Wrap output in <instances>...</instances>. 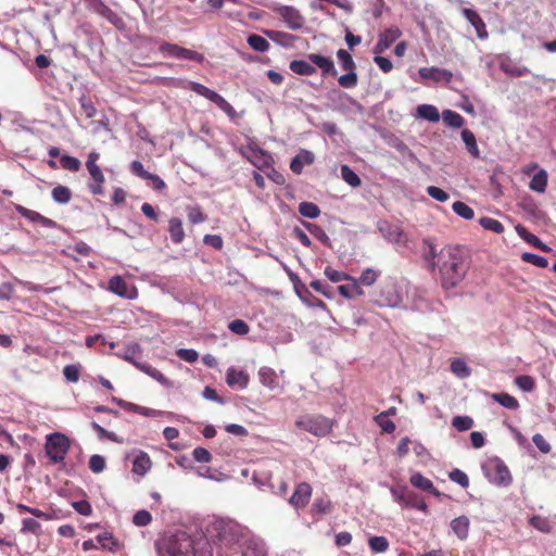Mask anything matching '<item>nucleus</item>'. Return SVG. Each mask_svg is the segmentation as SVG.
Listing matches in <instances>:
<instances>
[{"mask_svg":"<svg viewBox=\"0 0 556 556\" xmlns=\"http://www.w3.org/2000/svg\"><path fill=\"white\" fill-rule=\"evenodd\" d=\"M213 532L217 556H265L263 542L233 520H215Z\"/></svg>","mask_w":556,"mask_h":556,"instance_id":"nucleus-1","label":"nucleus"},{"mask_svg":"<svg viewBox=\"0 0 556 556\" xmlns=\"http://www.w3.org/2000/svg\"><path fill=\"white\" fill-rule=\"evenodd\" d=\"M468 266L467 257L459 248L448 247L440 250L437 268L442 287L446 290L455 288L465 278Z\"/></svg>","mask_w":556,"mask_h":556,"instance_id":"nucleus-2","label":"nucleus"},{"mask_svg":"<svg viewBox=\"0 0 556 556\" xmlns=\"http://www.w3.org/2000/svg\"><path fill=\"white\" fill-rule=\"evenodd\" d=\"M155 548L157 556H195L192 538L182 531L157 541Z\"/></svg>","mask_w":556,"mask_h":556,"instance_id":"nucleus-3","label":"nucleus"},{"mask_svg":"<svg viewBox=\"0 0 556 556\" xmlns=\"http://www.w3.org/2000/svg\"><path fill=\"white\" fill-rule=\"evenodd\" d=\"M481 468L488 481L496 486L506 488L513 482L508 467L500 457L489 458Z\"/></svg>","mask_w":556,"mask_h":556,"instance_id":"nucleus-4","label":"nucleus"},{"mask_svg":"<svg viewBox=\"0 0 556 556\" xmlns=\"http://www.w3.org/2000/svg\"><path fill=\"white\" fill-rule=\"evenodd\" d=\"M295 426L316 437H325L332 430L331 419L321 415H302L296 418Z\"/></svg>","mask_w":556,"mask_h":556,"instance_id":"nucleus-5","label":"nucleus"},{"mask_svg":"<svg viewBox=\"0 0 556 556\" xmlns=\"http://www.w3.org/2000/svg\"><path fill=\"white\" fill-rule=\"evenodd\" d=\"M70 447V439L63 433L53 432L46 437V454L54 464L62 463L65 459Z\"/></svg>","mask_w":556,"mask_h":556,"instance_id":"nucleus-6","label":"nucleus"},{"mask_svg":"<svg viewBox=\"0 0 556 556\" xmlns=\"http://www.w3.org/2000/svg\"><path fill=\"white\" fill-rule=\"evenodd\" d=\"M403 301L401 287L389 279L381 283L379 292L375 299L376 304L382 307H396Z\"/></svg>","mask_w":556,"mask_h":556,"instance_id":"nucleus-7","label":"nucleus"},{"mask_svg":"<svg viewBox=\"0 0 556 556\" xmlns=\"http://www.w3.org/2000/svg\"><path fill=\"white\" fill-rule=\"evenodd\" d=\"M188 88L216 104L218 109H220L229 117H233L236 115L233 106L216 91L197 81H188Z\"/></svg>","mask_w":556,"mask_h":556,"instance_id":"nucleus-8","label":"nucleus"},{"mask_svg":"<svg viewBox=\"0 0 556 556\" xmlns=\"http://www.w3.org/2000/svg\"><path fill=\"white\" fill-rule=\"evenodd\" d=\"M188 88L216 104L218 109H220L229 117H233L236 115L233 106L216 91L197 81H188Z\"/></svg>","mask_w":556,"mask_h":556,"instance_id":"nucleus-9","label":"nucleus"},{"mask_svg":"<svg viewBox=\"0 0 556 556\" xmlns=\"http://www.w3.org/2000/svg\"><path fill=\"white\" fill-rule=\"evenodd\" d=\"M244 155L260 170L271 168L274 163L271 155L257 146H249Z\"/></svg>","mask_w":556,"mask_h":556,"instance_id":"nucleus-10","label":"nucleus"},{"mask_svg":"<svg viewBox=\"0 0 556 556\" xmlns=\"http://www.w3.org/2000/svg\"><path fill=\"white\" fill-rule=\"evenodd\" d=\"M312 496V486L306 482L296 484L293 494L288 500L289 504L295 509L304 508Z\"/></svg>","mask_w":556,"mask_h":556,"instance_id":"nucleus-11","label":"nucleus"},{"mask_svg":"<svg viewBox=\"0 0 556 556\" xmlns=\"http://www.w3.org/2000/svg\"><path fill=\"white\" fill-rule=\"evenodd\" d=\"M402 36V31L396 26H391L379 34L378 42L375 46L376 53H382L391 47Z\"/></svg>","mask_w":556,"mask_h":556,"instance_id":"nucleus-12","label":"nucleus"},{"mask_svg":"<svg viewBox=\"0 0 556 556\" xmlns=\"http://www.w3.org/2000/svg\"><path fill=\"white\" fill-rule=\"evenodd\" d=\"M279 14L289 29L296 30L303 27L304 17L293 7L285 5L279 9Z\"/></svg>","mask_w":556,"mask_h":556,"instance_id":"nucleus-13","label":"nucleus"},{"mask_svg":"<svg viewBox=\"0 0 556 556\" xmlns=\"http://www.w3.org/2000/svg\"><path fill=\"white\" fill-rule=\"evenodd\" d=\"M92 181L89 182L88 188L89 191L94 195H102L104 193L103 184H104V175L98 164L86 165Z\"/></svg>","mask_w":556,"mask_h":556,"instance_id":"nucleus-14","label":"nucleus"},{"mask_svg":"<svg viewBox=\"0 0 556 556\" xmlns=\"http://www.w3.org/2000/svg\"><path fill=\"white\" fill-rule=\"evenodd\" d=\"M462 13L464 17L473 26L479 39L484 40L489 37L485 23L483 22V20L481 18L477 11L469 8H465L462 10Z\"/></svg>","mask_w":556,"mask_h":556,"instance_id":"nucleus-15","label":"nucleus"},{"mask_svg":"<svg viewBox=\"0 0 556 556\" xmlns=\"http://www.w3.org/2000/svg\"><path fill=\"white\" fill-rule=\"evenodd\" d=\"M419 76L422 79H431L433 81H445L450 83L453 78V73L445 68L439 67H421L418 71Z\"/></svg>","mask_w":556,"mask_h":556,"instance_id":"nucleus-16","label":"nucleus"},{"mask_svg":"<svg viewBox=\"0 0 556 556\" xmlns=\"http://www.w3.org/2000/svg\"><path fill=\"white\" fill-rule=\"evenodd\" d=\"M109 290L125 299H134L137 294L136 290L134 288H129L121 276H113L109 280Z\"/></svg>","mask_w":556,"mask_h":556,"instance_id":"nucleus-17","label":"nucleus"},{"mask_svg":"<svg viewBox=\"0 0 556 556\" xmlns=\"http://www.w3.org/2000/svg\"><path fill=\"white\" fill-rule=\"evenodd\" d=\"M307 60L320 68L323 76H337L338 72L332 59L316 53H309L307 54Z\"/></svg>","mask_w":556,"mask_h":556,"instance_id":"nucleus-18","label":"nucleus"},{"mask_svg":"<svg viewBox=\"0 0 556 556\" xmlns=\"http://www.w3.org/2000/svg\"><path fill=\"white\" fill-rule=\"evenodd\" d=\"M116 355L126 362L132 364L136 368L138 364H142L139 359L142 357V348L137 342H130L117 352Z\"/></svg>","mask_w":556,"mask_h":556,"instance_id":"nucleus-19","label":"nucleus"},{"mask_svg":"<svg viewBox=\"0 0 556 556\" xmlns=\"http://www.w3.org/2000/svg\"><path fill=\"white\" fill-rule=\"evenodd\" d=\"M379 230L389 242L402 243L405 241L404 231L396 225L383 222L379 224Z\"/></svg>","mask_w":556,"mask_h":556,"instance_id":"nucleus-20","label":"nucleus"},{"mask_svg":"<svg viewBox=\"0 0 556 556\" xmlns=\"http://www.w3.org/2000/svg\"><path fill=\"white\" fill-rule=\"evenodd\" d=\"M409 482L416 489L429 492L435 497L441 496V492L433 485V482L424 477L420 472H414L409 478Z\"/></svg>","mask_w":556,"mask_h":556,"instance_id":"nucleus-21","label":"nucleus"},{"mask_svg":"<svg viewBox=\"0 0 556 556\" xmlns=\"http://www.w3.org/2000/svg\"><path fill=\"white\" fill-rule=\"evenodd\" d=\"M226 382L230 388L245 389L249 383V375L243 370L230 367L226 374Z\"/></svg>","mask_w":556,"mask_h":556,"instance_id":"nucleus-22","label":"nucleus"},{"mask_svg":"<svg viewBox=\"0 0 556 556\" xmlns=\"http://www.w3.org/2000/svg\"><path fill=\"white\" fill-rule=\"evenodd\" d=\"M257 376L260 382L267 389L271 391L281 389L277 372L273 368L263 366L258 369Z\"/></svg>","mask_w":556,"mask_h":556,"instance_id":"nucleus-23","label":"nucleus"},{"mask_svg":"<svg viewBox=\"0 0 556 556\" xmlns=\"http://www.w3.org/2000/svg\"><path fill=\"white\" fill-rule=\"evenodd\" d=\"M85 2L90 11L101 15L111 23L116 24L118 21L117 15L102 0H85Z\"/></svg>","mask_w":556,"mask_h":556,"instance_id":"nucleus-24","label":"nucleus"},{"mask_svg":"<svg viewBox=\"0 0 556 556\" xmlns=\"http://www.w3.org/2000/svg\"><path fill=\"white\" fill-rule=\"evenodd\" d=\"M315 161V155L313 152L308 150H301L299 154H296L290 163V169L300 175L303 172L304 165H311Z\"/></svg>","mask_w":556,"mask_h":556,"instance_id":"nucleus-25","label":"nucleus"},{"mask_svg":"<svg viewBox=\"0 0 556 556\" xmlns=\"http://www.w3.org/2000/svg\"><path fill=\"white\" fill-rule=\"evenodd\" d=\"M415 117L435 123L440 119V113L439 110L432 104H419L416 108Z\"/></svg>","mask_w":556,"mask_h":556,"instance_id":"nucleus-26","label":"nucleus"},{"mask_svg":"<svg viewBox=\"0 0 556 556\" xmlns=\"http://www.w3.org/2000/svg\"><path fill=\"white\" fill-rule=\"evenodd\" d=\"M439 252L437 251L435 244L431 239H425L422 241V257L429 264L431 269L437 267Z\"/></svg>","mask_w":556,"mask_h":556,"instance_id":"nucleus-27","label":"nucleus"},{"mask_svg":"<svg viewBox=\"0 0 556 556\" xmlns=\"http://www.w3.org/2000/svg\"><path fill=\"white\" fill-rule=\"evenodd\" d=\"M151 468L149 455L140 451L132 460V471L139 476H144Z\"/></svg>","mask_w":556,"mask_h":556,"instance_id":"nucleus-28","label":"nucleus"},{"mask_svg":"<svg viewBox=\"0 0 556 556\" xmlns=\"http://www.w3.org/2000/svg\"><path fill=\"white\" fill-rule=\"evenodd\" d=\"M137 369L150 376L163 387L170 388L173 386V383L161 371L147 363L138 364Z\"/></svg>","mask_w":556,"mask_h":556,"instance_id":"nucleus-29","label":"nucleus"},{"mask_svg":"<svg viewBox=\"0 0 556 556\" xmlns=\"http://www.w3.org/2000/svg\"><path fill=\"white\" fill-rule=\"evenodd\" d=\"M137 369L150 376L163 387L170 388L173 386V383L161 371L147 363L138 364Z\"/></svg>","mask_w":556,"mask_h":556,"instance_id":"nucleus-30","label":"nucleus"},{"mask_svg":"<svg viewBox=\"0 0 556 556\" xmlns=\"http://www.w3.org/2000/svg\"><path fill=\"white\" fill-rule=\"evenodd\" d=\"M402 507L415 508L424 513H427L428 510V505L426 504L424 498L410 490H407L405 501Z\"/></svg>","mask_w":556,"mask_h":556,"instance_id":"nucleus-31","label":"nucleus"},{"mask_svg":"<svg viewBox=\"0 0 556 556\" xmlns=\"http://www.w3.org/2000/svg\"><path fill=\"white\" fill-rule=\"evenodd\" d=\"M168 231L174 243H181L185 239L182 222L178 217H173L168 222Z\"/></svg>","mask_w":556,"mask_h":556,"instance_id":"nucleus-32","label":"nucleus"},{"mask_svg":"<svg viewBox=\"0 0 556 556\" xmlns=\"http://www.w3.org/2000/svg\"><path fill=\"white\" fill-rule=\"evenodd\" d=\"M451 528L460 540H465L469 533V519L466 516L454 518Z\"/></svg>","mask_w":556,"mask_h":556,"instance_id":"nucleus-33","label":"nucleus"},{"mask_svg":"<svg viewBox=\"0 0 556 556\" xmlns=\"http://www.w3.org/2000/svg\"><path fill=\"white\" fill-rule=\"evenodd\" d=\"M350 285H342L338 287L339 293L345 299H354L358 295H363L364 291L359 287L358 281L352 277Z\"/></svg>","mask_w":556,"mask_h":556,"instance_id":"nucleus-34","label":"nucleus"},{"mask_svg":"<svg viewBox=\"0 0 556 556\" xmlns=\"http://www.w3.org/2000/svg\"><path fill=\"white\" fill-rule=\"evenodd\" d=\"M290 70L303 76H311L316 73V68L306 60H293L289 64Z\"/></svg>","mask_w":556,"mask_h":556,"instance_id":"nucleus-35","label":"nucleus"},{"mask_svg":"<svg viewBox=\"0 0 556 556\" xmlns=\"http://www.w3.org/2000/svg\"><path fill=\"white\" fill-rule=\"evenodd\" d=\"M460 135L470 155L475 159H478L480 156V151L476 141L475 134L469 129H463Z\"/></svg>","mask_w":556,"mask_h":556,"instance_id":"nucleus-36","label":"nucleus"},{"mask_svg":"<svg viewBox=\"0 0 556 556\" xmlns=\"http://www.w3.org/2000/svg\"><path fill=\"white\" fill-rule=\"evenodd\" d=\"M494 402L498 403L505 408L516 410L519 408V402L508 393H493L491 395Z\"/></svg>","mask_w":556,"mask_h":556,"instance_id":"nucleus-37","label":"nucleus"},{"mask_svg":"<svg viewBox=\"0 0 556 556\" xmlns=\"http://www.w3.org/2000/svg\"><path fill=\"white\" fill-rule=\"evenodd\" d=\"M547 186V173L544 169H540L532 178L529 184L531 190L543 193Z\"/></svg>","mask_w":556,"mask_h":556,"instance_id":"nucleus-38","label":"nucleus"},{"mask_svg":"<svg viewBox=\"0 0 556 556\" xmlns=\"http://www.w3.org/2000/svg\"><path fill=\"white\" fill-rule=\"evenodd\" d=\"M96 539L104 549L116 552L119 548V543L114 539L111 532H102L98 534Z\"/></svg>","mask_w":556,"mask_h":556,"instance_id":"nucleus-39","label":"nucleus"},{"mask_svg":"<svg viewBox=\"0 0 556 556\" xmlns=\"http://www.w3.org/2000/svg\"><path fill=\"white\" fill-rule=\"evenodd\" d=\"M442 119L445 125L452 128H460L464 125V117L452 110H444L442 112Z\"/></svg>","mask_w":556,"mask_h":556,"instance_id":"nucleus-40","label":"nucleus"},{"mask_svg":"<svg viewBox=\"0 0 556 556\" xmlns=\"http://www.w3.org/2000/svg\"><path fill=\"white\" fill-rule=\"evenodd\" d=\"M342 179L351 187H359L362 184L358 175L346 164L341 165L340 168Z\"/></svg>","mask_w":556,"mask_h":556,"instance_id":"nucleus-41","label":"nucleus"},{"mask_svg":"<svg viewBox=\"0 0 556 556\" xmlns=\"http://www.w3.org/2000/svg\"><path fill=\"white\" fill-rule=\"evenodd\" d=\"M303 226L307 229V231L312 236H314L321 243H324L326 245L330 244V239H329L328 235L325 232V230L320 226L313 224V223H308V222H304Z\"/></svg>","mask_w":556,"mask_h":556,"instance_id":"nucleus-42","label":"nucleus"},{"mask_svg":"<svg viewBox=\"0 0 556 556\" xmlns=\"http://www.w3.org/2000/svg\"><path fill=\"white\" fill-rule=\"evenodd\" d=\"M248 43L257 52H266L270 47L269 42L264 37L256 34H252L248 37Z\"/></svg>","mask_w":556,"mask_h":556,"instance_id":"nucleus-43","label":"nucleus"},{"mask_svg":"<svg viewBox=\"0 0 556 556\" xmlns=\"http://www.w3.org/2000/svg\"><path fill=\"white\" fill-rule=\"evenodd\" d=\"M51 195L54 202L60 204H66L71 201L72 192L65 186H56L55 188H53Z\"/></svg>","mask_w":556,"mask_h":556,"instance_id":"nucleus-44","label":"nucleus"},{"mask_svg":"<svg viewBox=\"0 0 556 556\" xmlns=\"http://www.w3.org/2000/svg\"><path fill=\"white\" fill-rule=\"evenodd\" d=\"M337 58H338L340 67L343 71L356 70V64L349 51H346L344 49H339L337 51Z\"/></svg>","mask_w":556,"mask_h":556,"instance_id":"nucleus-45","label":"nucleus"},{"mask_svg":"<svg viewBox=\"0 0 556 556\" xmlns=\"http://www.w3.org/2000/svg\"><path fill=\"white\" fill-rule=\"evenodd\" d=\"M299 213L307 218H317L320 215V208L313 202H301Z\"/></svg>","mask_w":556,"mask_h":556,"instance_id":"nucleus-46","label":"nucleus"},{"mask_svg":"<svg viewBox=\"0 0 556 556\" xmlns=\"http://www.w3.org/2000/svg\"><path fill=\"white\" fill-rule=\"evenodd\" d=\"M451 370L454 375L462 379L469 377L471 374V370L467 364L459 358H456L451 363Z\"/></svg>","mask_w":556,"mask_h":556,"instance_id":"nucleus-47","label":"nucleus"},{"mask_svg":"<svg viewBox=\"0 0 556 556\" xmlns=\"http://www.w3.org/2000/svg\"><path fill=\"white\" fill-rule=\"evenodd\" d=\"M338 83L343 88H346V89L354 88L358 83V78H357V74H356L355 70L346 71L345 74L341 75L338 78Z\"/></svg>","mask_w":556,"mask_h":556,"instance_id":"nucleus-48","label":"nucleus"},{"mask_svg":"<svg viewBox=\"0 0 556 556\" xmlns=\"http://www.w3.org/2000/svg\"><path fill=\"white\" fill-rule=\"evenodd\" d=\"M479 224L485 230H490L495 233H502L504 231L503 224L494 218H491V217H481L479 219Z\"/></svg>","mask_w":556,"mask_h":556,"instance_id":"nucleus-49","label":"nucleus"},{"mask_svg":"<svg viewBox=\"0 0 556 556\" xmlns=\"http://www.w3.org/2000/svg\"><path fill=\"white\" fill-rule=\"evenodd\" d=\"M452 208L455 214L463 217L464 219L470 220L475 216L473 210L464 202H454Z\"/></svg>","mask_w":556,"mask_h":556,"instance_id":"nucleus-50","label":"nucleus"},{"mask_svg":"<svg viewBox=\"0 0 556 556\" xmlns=\"http://www.w3.org/2000/svg\"><path fill=\"white\" fill-rule=\"evenodd\" d=\"M515 384L523 392H531L535 388V381L531 376L520 375L515 378Z\"/></svg>","mask_w":556,"mask_h":556,"instance_id":"nucleus-51","label":"nucleus"},{"mask_svg":"<svg viewBox=\"0 0 556 556\" xmlns=\"http://www.w3.org/2000/svg\"><path fill=\"white\" fill-rule=\"evenodd\" d=\"M368 544L375 553H384L389 548V541L384 536H371Z\"/></svg>","mask_w":556,"mask_h":556,"instance_id":"nucleus-52","label":"nucleus"},{"mask_svg":"<svg viewBox=\"0 0 556 556\" xmlns=\"http://www.w3.org/2000/svg\"><path fill=\"white\" fill-rule=\"evenodd\" d=\"M452 426L457 431H467L473 427V420L469 416H455L452 419Z\"/></svg>","mask_w":556,"mask_h":556,"instance_id":"nucleus-53","label":"nucleus"},{"mask_svg":"<svg viewBox=\"0 0 556 556\" xmlns=\"http://www.w3.org/2000/svg\"><path fill=\"white\" fill-rule=\"evenodd\" d=\"M530 525L543 533H549L552 531V525L549 520L542 516H533L530 519Z\"/></svg>","mask_w":556,"mask_h":556,"instance_id":"nucleus-54","label":"nucleus"},{"mask_svg":"<svg viewBox=\"0 0 556 556\" xmlns=\"http://www.w3.org/2000/svg\"><path fill=\"white\" fill-rule=\"evenodd\" d=\"M501 70L511 76L521 77L526 75L529 71L527 67H520L511 64L510 62H501Z\"/></svg>","mask_w":556,"mask_h":556,"instance_id":"nucleus-55","label":"nucleus"},{"mask_svg":"<svg viewBox=\"0 0 556 556\" xmlns=\"http://www.w3.org/2000/svg\"><path fill=\"white\" fill-rule=\"evenodd\" d=\"M180 50H181L180 46L170 43V42H163L159 47V51L164 56H170V58H176V59H179Z\"/></svg>","mask_w":556,"mask_h":556,"instance_id":"nucleus-56","label":"nucleus"},{"mask_svg":"<svg viewBox=\"0 0 556 556\" xmlns=\"http://www.w3.org/2000/svg\"><path fill=\"white\" fill-rule=\"evenodd\" d=\"M521 260L527 263H530L534 266H538L540 268H545L548 265V262L544 256H541V255H538L534 253H530V252H525L521 255Z\"/></svg>","mask_w":556,"mask_h":556,"instance_id":"nucleus-57","label":"nucleus"},{"mask_svg":"<svg viewBox=\"0 0 556 556\" xmlns=\"http://www.w3.org/2000/svg\"><path fill=\"white\" fill-rule=\"evenodd\" d=\"M378 276L379 271L372 268H366L365 270H363L357 281L358 283L364 286H372L376 282Z\"/></svg>","mask_w":556,"mask_h":556,"instance_id":"nucleus-58","label":"nucleus"},{"mask_svg":"<svg viewBox=\"0 0 556 556\" xmlns=\"http://www.w3.org/2000/svg\"><path fill=\"white\" fill-rule=\"evenodd\" d=\"M325 275L326 277L332 281V282H340V281H344V280H350L352 279V277L343 271H339L337 269H333L332 267L330 266H327L325 268Z\"/></svg>","mask_w":556,"mask_h":556,"instance_id":"nucleus-59","label":"nucleus"},{"mask_svg":"<svg viewBox=\"0 0 556 556\" xmlns=\"http://www.w3.org/2000/svg\"><path fill=\"white\" fill-rule=\"evenodd\" d=\"M106 466L105 458L101 455L94 454L89 458V468L94 473H101Z\"/></svg>","mask_w":556,"mask_h":556,"instance_id":"nucleus-60","label":"nucleus"},{"mask_svg":"<svg viewBox=\"0 0 556 556\" xmlns=\"http://www.w3.org/2000/svg\"><path fill=\"white\" fill-rule=\"evenodd\" d=\"M61 165L63 168L71 170V172H78L80 169L81 163L77 157L71 156V155H62Z\"/></svg>","mask_w":556,"mask_h":556,"instance_id":"nucleus-61","label":"nucleus"},{"mask_svg":"<svg viewBox=\"0 0 556 556\" xmlns=\"http://www.w3.org/2000/svg\"><path fill=\"white\" fill-rule=\"evenodd\" d=\"M79 370H80V365H76V364L66 365L63 368V375H64L66 381L72 382V383L77 382L79 379Z\"/></svg>","mask_w":556,"mask_h":556,"instance_id":"nucleus-62","label":"nucleus"},{"mask_svg":"<svg viewBox=\"0 0 556 556\" xmlns=\"http://www.w3.org/2000/svg\"><path fill=\"white\" fill-rule=\"evenodd\" d=\"M448 478L459 484L462 488H468L469 486V478L468 476L462 471L460 469H453L450 473H448Z\"/></svg>","mask_w":556,"mask_h":556,"instance_id":"nucleus-63","label":"nucleus"},{"mask_svg":"<svg viewBox=\"0 0 556 556\" xmlns=\"http://www.w3.org/2000/svg\"><path fill=\"white\" fill-rule=\"evenodd\" d=\"M375 421L386 433H392L395 430V424L388 419L384 413L377 415Z\"/></svg>","mask_w":556,"mask_h":556,"instance_id":"nucleus-64","label":"nucleus"}]
</instances>
